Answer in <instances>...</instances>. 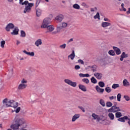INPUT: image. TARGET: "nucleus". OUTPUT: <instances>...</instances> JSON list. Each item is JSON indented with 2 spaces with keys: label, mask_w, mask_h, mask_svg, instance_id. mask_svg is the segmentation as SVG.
<instances>
[{
  "label": "nucleus",
  "mask_w": 130,
  "mask_h": 130,
  "mask_svg": "<svg viewBox=\"0 0 130 130\" xmlns=\"http://www.w3.org/2000/svg\"><path fill=\"white\" fill-rule=\"evenodd\" d=\"M79 77H80V78H84V74L83 73H80L79 74Z\"/></svg>",
  "instance_id": "54"
},
{
  "label": "nucleus",
  "mask_w": 130,
  "mask_h": 130,
  "mask_svg": "<svg viewBox=\"0 0 130 130\" xmlns=\"http://www.w3.org/2000/svg\"><path fill=\"white\" fill-rule=\"evenodd\" d=\"M114 106H113L110 109L108 110V112H114Z\"/></svg>",
  "instance_id": "38"
},
{
  "label": "nucleus",
  "mask_w": 130,
  "mask_h": 130,
  "mask_svg": "<svg viewBox=\"0 0 130 130\" xmlns=\"http://www.w3.org/2000/svg\"><path fill=\"white\" fill-rule=\"evenodd\" d=\"M76 57V54H75V51L73 50L72 53L68 56L69 58H71L72 60H74V58Z\"/></svg>",
  "instance_id": "16"
},
{
  "label": "nucleus",
  "mask_w": 130,
  "mask_h": 130,
  "mask_svg": "<svg viewBox=\"0 0 130 130\" xmlns=\"http://www.w3.org/2000/svg\"><path fill=\"white\" fill-rule=\"evenodd\" d=\"M127 14H130V8H128V11H127Z\"/></svg>",
  "instance_id": "63"
},
{
  "label": "nucleus",
  "mask_w": 130,
  "mask_h": 130,
  "mask_svg": "<svg viewBox=\"0 0 130 130\" xmlns=\"http://www.w3.org/2000/svg\"><path fill=\"white\" fill-rule=\"evenodd\" d=\"M99 86L101 87V88H104L105 86V83L103 81H100L99 82Z\"/></svg>",
  "instance_id": "26"
},
{
  "label": "nucleus",
  "mask_w": 130,
  "mask_h": 130,
  "mask_svg": "<svg viewBox=\"0 0 130 130\" xmlns=\"http://www.w3.org/2000/svg\"><path fill=\"white\" fill-rule=\"evenodd\" d=\"M20 37H26V32L24 30L20 31Z\"/></svg>",
  "instance_id": "27"
},
{
  "label": "nucleus",
  "mask_w": 130,
  "mask_h": 130,
  "mask_svg": "<svg viewBox=\"0 0 130 130\" xmlns=\"http://www.w3.org/2000/svg\"><path fill=\"white\" fill-rule=\"evenodd\" d=\"M97 10V8L95 7L94 8H91V12H95V11Z\"/></svg>",
  "instance_id": "50"
},
{
  "label": "nucleus",
  "mask_w": 130,
  "mask_h": 130,
  "mask_svg": "<svg viewBox=\"0 0 130 130\" xmlns=\"http://www.w3.org/2000/svg\"><path fill=\"white\" fill-rule=\"evenodd\" d=\"M115 116L117 118H120V117L122 116V114L120 112H118L115 113Z\"/></svg>",
  "instance_id": "28"
},
{
  "label": "nucleus",
  "mask_w": 130,
  "mask_h": 130,
  "mask_svg": "<svg viewBox=\"0 0 130 130\" xmlns=\"http://www.w3.org/2000/svg\"><path fill=\"white\" fill-rule=\"evenodd\" d=\"M80 118V114H76L75 115H74L72 117V121H76L78 118Z\"/></svg>",
  "instance_id": "18"
},
{
  "label": "nucleus",
  "mask_w": 130,
  "mask_h": 130,
  "mask_svg": "<svg viewBox=\"0 0 130 130\" xmlns=\"http://www.w3.org/2000/svg\"><path fill=\"white\" fill-rule=\"evenodd\" d=\"M82 81L83 83H85V84H89V79L88 78H84Z\"/></svg>",
  "instance_id": "35"
},
{
  "label": "nucleus",
  "mask_w": 130,
  "mask_h": 130,
  "mask_svg": "<svg viewBox=\"0 0 130 130\" xmlns=\"http://www.w3.org/2000/svg\"><path fill=\"white\" fill-rule=\"evenodd\" d=\"M106 106L107 107H111L112 106V103L110 102H107Z\"/></svg>",
  "instance_id": "37"
},
{
  "label": "nucleus",
  "mask_w": 130,
  "mask_h": 130,
  "mask_svg": "<svg viewBox=\"0 0 130 130\" xmlns=\"http://www.w3.org/2000/svg\"><path fill=\"white\" fill-rule=\"evenodd\" d=\"M108 53L109 55H111L112 56H114V51L113 50H110L109 51Z\"/></svg>",
  "instance_id": "33"
},
{
  "label": "nucleus",
  "mask_w": 130,
  "mask_h": 130,
  "mask_svg": "<svg viewBox=\"0 0 130 130\" xmlns=\"http://www.w3.org/2000/svg\"><path fill=\"white\" fill-rule=\"evenodd\" d=\"M73 8L74 9H76V10H80V5L77 4H75L73 5Z\"/></svg>",
  "instance_id": "31"
},
{
  "label": "nucleus",
  "mask_w": 130,
  "mask_h": 130,
  "mask_svg": "<svg viewBox=\"0 0 130 130\" xmlns=\"http://www.w3.org/2000/svg\"><path fill=\"white\" fill-rule=\"evenodd\" d=\"M123 84L124 87H127V86H129V82L127 81V80L124 79L123 81Z\"/></svg>",
  "instance_id": "23"
},
{
  "label": "nucleus",
  "mask_w": 130,
  "mask_h": 130,
  "mask_svg": "<svg viewBox=\"0 0 130 130\" xmlns=\"http://www.w3.org/2000/svg\"><path fill=\"white\" fill-rule=\"evenodd\" d=\"M90 80L92 84H96L97 83V79H96V78H95L94 77H92Z\"/></svg>",
  "instance_id": "25"
},
{
  "label": "nucleus",
  "mask_w": 130,
  "mask_h": 130,
  "mask_svg": "<svg viewBox=\"0 0 130 130\" xmlns=\"http://www.w3.org/2000/svg\"><path fill=\"white\" fill-rule=\"evenodd\" d=\"M118 121H120V122H125L126 120L127 121V123L129 125H130V118L127 117V116H125L124 117H121L117 119Z\"/></svg>",
  "instance_id": "5"
},
{
  "label": "nucleus",
  "mask_w": 130,
  "mask_h": 130,
  "mask_svg": "<svg viewBox=\"0 0 130 130\" xmlns=\"http://www.w3.org/2000/svg\"><path fill=\"white\" fill-rule=\"evenodd\" d=\"M78 108H79V109H81V110H82V111H83V112H85V108L81 106H78Z\"/></svg>",
  "instance_id": "45"
},
{
  "label": "nucleus",
  "mask_w": 130,
  "mask_h": 130,
  "mask_svg": "<svg viewBox=\"0 0 130 130\" xmlns=\"http://www.w3.org/2000/svg\"><path fill=\"white\" fill-rule=\"evenodd\" d=\"M95 90L98 93H103L104 92V89L100 88L98 85L95 86Z\"/></svg>",
  "instance_id": "12"
},
{
  "label": "nucleus",
  "mask_w": 130,
  "mask_h": 130,
  "mask_svg": "<svg viewBox=\"0 0 130 130\" xmlns=\"http://www.w3.org/2000/svg\"><path fill=\"white\" fill-rule=\"evenodd\" d=\"M47 29V31L46 32V33H50L54 30V27H53V25H47V27H46Z\"/></svg>",
  "instance_id": "7"
},
{
  "label": "nucleus",
  "mask_w": 130,
  "mask_h": 130,
  "mask_svg": "<svg viewBox=\"0 0 130 130\" xmlns=\"http://www.w3.org/2000/svg\"><path fill=\"white\" fill-rule=\"evenodd\" d=\"M67 46V44H63L62 45H60L59 46V48H61V49H64Z\"/></svg>",
  "instance_id": "40"
},
{
  "label": "nucleus",
  "mask_w": 130,
  "mask_h": 130,
  "mask_svg": "<svg viewBox=\"0 0 130 130\" xmlns=\"http://www.w3.org/2000/svg\"><path fill=\"white\" fill-rule=\"evenodd\" d=\"M16 44L17 45H19V44H20V43H21V42H20V41H16Z\"/></svg>",
  "instance_id": "58"
},
{
  "label": "nucleus",
  "mask_w": 130,
  "mask_h": 130,
  "mask_svg": "<svg viewBox=\"0 0 130 130\" xmlns=\"http://www.w3.org/2000/svg\"><path fill=\"white\" fill-rule=\"evenodd\" d=\"M55 20L58 22H61L63 20V15L60 14L55 17Z\"/></svg>",
  "instance_id": "9"
},
{
  "label": "nucleus",
  "mask_w": 130,
  "mask_h": 130,
  "mask_svg": "<svg viewBox=\"0 0 130 130\" xmlns=\"http://www.w3.org/2000/svg\"><path fill=\"white\" fill-rule=\"evenodd\" d=\"M104 21H106V22H109V19H108V18H105L104 19Z\"/></svg>",
  "instance_id": "57"
},
{
  "label": "nucleus",
  "mask_w": 130,
  "mask_h": 130,
  "mask_svg": "<svg viewBox=\"0 0 130 130\" xmlns=\"http://www.w3.org/2000/svg\"><path fill=\"white\" fill-rule=\"evenodd\" d=\"M36 10L37 17H40L41 16V14H42V10L39 8H37Z\"/></svg>",
  "instance_id": "15"
},
{
  "label": "nucleus",
  "mask_w": 130,
  "mask_h": 130,
  "mask_svg": "<svg viewBox=\"0 0 130 130\" xmlns=\"http://www.w3.org/2000/svg\"><path fill=\"white\" fill-rule=\"evenodd\" d=\"M19 31H20L19 28L15 27L11 34V35H18V34H19Z\"/></svg>",
  "instance_id": "8"
},
{
  "label": "nucleus",
  "mask_w": 130,
  "mask_h": 130,
  "mask_svg": "<svg viewBox=\"0 0 130 130\" xmlns=\"http://www.w3.org/2000/svg\"><path fill=\"white\" fill-rule=\"evenodd\" d=\"M78 62L81 64H84V61L81 59L78 60Z\"/></svg>",
  "instance_id": "47"
},
{
  "label": "nucleus",
  "mask_w": 130,
  "mask_h": 130,
  "mask_svg": "<svg viewBox=\"0 0 130 130\" xmlns=\"http://www.w3.org/2000/svg\"><path fill=\"white\" fill-rule=\"evenodd\" d=\"M24 75H28L29 74V71L25 70L24 71Z\"/></svg>",
  "instance_id": "55"
},
{
  "label": "nucleus",
  "mask_w": 130,
  "mask_h": 130,
  "mask_svg": "<svg viewBox=\"0 0 130 130\" xmlns=\"http://www.w3.org/2000/svg\"><path fill=\"white\" fill-rule=\"evenodd\" d=\"M110 100H113V99H114V96H112L109 98Z\"/></svg>",
  "instance_id": "59"
},
{
  "label": "nucleus",
  "mask_w": 130,
  "mask_h": 130,
  "mask_svg": "<svg viewBox=\"0 0 130 130\" xmlns=\"http://www.w3.org/2000/svg\"><path fill=\"white\" fill-rule=\"evenodd\" d=\"M111 25V23L107 22H103L102 23V27L103 28H106V27H108Z\"/></svg>",
  "instance_id": "14"
},
{
  "label": "nucleus",
  "mask_w": 130,
  "mask_h": 130,
  "mask_svg": "<svg viewBox=\"0 0 130 130\" xmlns=\"http://www.w3.org/2000/svg\"><path fill=\"white\" fill-rule=\"evenodd\" d=\"M94 19H98V20H100V14L99 12H97L96 14L94 16Z\"/></svg>",
  "instance_id": "29"
},
{
  "label": "nucleus",
  "mask_w": 130,
  "mask_h": 130,
  "mask_svg": "<svg viewBox=\"0 0 130 130\" xmlns=\"http://www.w3.org/2000/svg\"><path fill=\"white\" fill-rule=\"evenodd\" d=\"M75 70H78L81 69V67L79 65H76L74 67Z\"/></svg>",
  "instance_id": "46"
},
{
  "label": "nucleus",
  "mask_w": 130,
  "mask_h": 130,
  "mask_svg": "<svg viewBox=\"0 0 130 130\" xmlns=\"http://www.w3.org/2000/svg\"><path fill=\"white\" fill-rule=\"evenodd\" d=\"M118 111H120V108L119 107H116V103H115L114 112H118Z\"/></svg>",
  "instance_id": "24"
},
{
  "label": "nucleus",
  "mask_w": 130,
  "mask_h": 130,
  "mask_svg": "<svg viewBox=\"0 0 130 130\" xmlns=\"http://www.w3.org/2000/svg\"><path fill=\"white\" fill-rule=\"evenodd\" d=\"M57 33H59L58 31H57V30L56 31H53L52 32V34L54 35V34H57Z\"/></svg>",
  "instance_id": "56"
},
{
  "label": "nucleus",
  "mask_w": 130,
  "mask_h": 130,
  "mask_svg": "<svg viewBox=\"0 0 130 130\" xmlns=\"http://www.w3.org/2000/svg\"><path fill=\"white\" fill-rule=\"evenodd\" d=\"M73 38L70 39L69 41H68V43H70V42H72V41H73Z\"/></svg>",
  "instance_id": "60"
},
{
  "label": "nucleus",
  "mask_w": 130,
  "mask_h": 130,
  "mask_svg": "<svg viewBox=\"0 0 130 130\" xmlns=\"http://www.w3.org/2000/svg\"><path fill=\"white\" fill-rule=\"evenodd\" d=\"M114 51L117 55H119L121 53L120 49L116 47H114Z\"/></svg>",
  "instance_id": "21"
},
{
  "label": "nucleus",
  "mask_w": 130,
  "mask_h": 130,
  "mask_svg": "<svg viewBox=\"0 0 130 130\" xmlns=\"http://www.w3.org/2000/svg\"><path fill=\"white\" fill-rule=\"evenodd\" d=\"M61 26L63 28H66L68 26V23L66 22H62Z\"/></svg>",
  "instance_id": "42"
},
{
  "label": "nucleus",
  "mask_w": 130,
  "mask_h": 130,
  "mask_svg": "<svg viewBox=\"0 0 130 130\" xmlns=\"http://www.w3.org/2000/svg\"><path fill=\"white\" fill-rule=\"evenodd\" d=\"M40 2L38 0H37L36 4V8H37L38 6H39Z\"/></svg>",
  "instance_id": "52"
},
{
  "label": "nucleus",
  "mask_w": 130,
  "mask_h": 130,
  "mask_svg": "<svg viewBox=\"0 0 130 130\" xmlns=\"http://www.w3.org/2000/svg\"><path fill=\"white\" fill-rule=\"evenodd\" d=\"M94 76L98 80H101V79L102 78V74L101 73H95L94 74Z\"/></svg>",
  "instance_id": "20"
},
{
  "label": "nucleus",
  "mask_w": 130,
  "mask_h": 130,
  "mask_svg": "<svg viewBox=\"0 0 130 130\" xmlns=\"http://www.w3.org/2000/svg\"><path fill=\"white\" fill-rule=\"evenodd\" d=\"M27 85L26 84H20L18 87V90H23V89H25L26 88Z\"/></svg>",
  "instance_id": "13"
},
{
  "label": "nucleus",
  "mask_w": 130,
  "mask_h": 130,
  "mask_svg": "<svg viewBox=\"0 0 130 130\" xmlns=\"http://www.w3.org/2000/svg\"><path fill=\"white\" fill-rule=\"evenodd\" d=\"M64 82L66 84H68V85L71 86V87H77V82H74L70 79H66L64 80Z\"/></svg>",
  "instance_id": "4"
},
{
  "label": "nucleus",
  "mask_w": 130,
  "mask_h": 130,
  "mask_svg": "<svg viewBox=\"0 0 130 130\" xmlns=\"http://www.w3.org/2000/svg\"><path fill=\"white\" fill-rule=\"evenodd\" d=\"M128 56V55L127 54H125V52H123L122 53L121 55V57L120 58V60L121 61H122L123 60L124 58H125Z\"/></svg>",
  "instance_id": "11"
},
{
  "label": "nucleus",
  "mask_w": 130,
  "mask_h": 130,
  "mask_svg": "<svg viewBox=\"0 0 130 130\" xmlns=\"http://www.w3.org/2000/svg\"><path fill=\"white\" fill-rule=\"evenodd\" d=\"M89 77H90V75H89V74L87 73L84 74V78H89Z\"/></svg>",
  "instance_id": "53"
},
{
  "label": "nucleus",
  "mask_w": 130,
  "mask_h": 130,
  "mask_svg": "<svg viewBox=\"0 0 130 130\" xmlns=\"http://www.w3.org/2000/svg\"><path fill=\"white\" fill-rule=\"evenodd\" d=\"M78 87L80 89V90H81V91H83V92H87V88H86V86L82 84H79L78 85Z\"/></svg>",
  "instance_id": "10"
},
{
  "label": "nucleus",
  "mask_w": 130,
  "mask_h": 130,
  "mask_svg": "<svg viewBox=\"0 0 130 130\" xmlns=\"http://www.w3.org/2000/svg\"><path fill=\"white\" fill-rule=\"evenodd\" d=\"M96 119H97L98 121H100V120H101V119L99 116Z\"/></svg>",
  "instance_id": "62"
},
{
  "label": "nucleus",
  "mask_w": 130,
  "mask_h": 130,
  "mask_svg": "<svg viewBox=\"0 0 130 130\" xmlns=\"http://www.w3.org/2000/svg\"><path fill=\"white\" fill-rule=\"evenodd\" d=\"M21 84H27V81L25 80L24 79H23L21 81Z\"/></svg>",
  "instance_id": "49"
},
{
  "label": "nucleus",
  "mask_w": 130,
  "mask_h": 130,
  "mask_svg": "<svg viewBox=\"0 0 130 130\" xmlns=\"http://www.w3.org/2000/svg\"><path fill=\"white\" fill-rule=\"evenodd\" d=\"M35 44L38 47V46H39V45H41V44H42V40H41V39H39L38 40H37L36 41Z\"/></svg>",
  "instance_id": "19"
},
{
  "label": "nucleus",
  "mask_w": 130,
  "mask_h": 130,
  "mask_svg": "<svg viewBox=\"0 0 130 130\" xmlns=\"http://www.w3.org/2000/svg\"><path fill=\"white\" fill-rule=\"evenodd\" d=\"M61 29H63L61 25H59L57 26L56 30H57V32H60V30H61Z\"/></svg>",
  "instance_id": "32"
},
{
  "label": "nucleus",
  "mask_w": 130,
  "mask_h": 130,
  "mask_svg": "<svg viewBox=\"0 0 130 130\" xmlns=\"http://www.w3.org/2000/svg\"><path fill=\"white\" fill-rule=\"evenodd\" d=\"M124 4H123V3H122V4H121L122 8H124Z\"/></svg>",
  "instance_id": "64"
},
{
  "label": "nucleus",
  "mask_w": 130,
  "mask_h": 130,
  "mask_svg": "<svg viewBox=\"0 0 130 130\" xmlns=\"http://www.w3.org/2000/svg\"><path fill=\"white\" fill-rule=\"evenodd\" d=\"M15 28V25L13 24L12 23H9L5 27V29L7 32H10L11 30H13V29H14Z\"/></svg>",
  "instance_id": "6"
},
{
  "label": "nucleus",
  "mask_w": 130,
  "mask_h": 130,
  "mask_svg": "<svg viewBox=\"0 0 130 130\" xmlns=\"http://www.w3.org/2000/svg\"><path fill=\"white\" fill-rule=\"evenodd\" d=\"M100 104L103 106V107H105V102H104V100L101 99L100 100Z\"/></svg>",
  "instance_id": "30"
},
{
  "label": "nucleus",
  "mask_w": 130,
  "mask_h": 130,
  "mask_svg": "<svg viewBox=\"0 0 130 130\" xmlns=\"http://www.w3.org/2000/svg\"><path fill=\"white\" fill-rule=\"evenodd\" d=\"M49 24H50V18H46L43 20L42 24L41 26V28H46V27H47Z\"/></svg>",
  "instance_id": "3"
},
{
  "label": "nucleus",
  "mask_w": 130,
  "mask_h": 130,
  "mask_svg": "<svg viewBox=\"0 0 130 130\" xmlns=\"http://www.w3.org/2000/svg\"><path fill=\"white\" fill-rule=\"evenodd\" d=\"M122 11H123L124 12H126V9H125L124 7H123V8H122Z\"/></svg>",
  "instance_id": "61"
},
{
  "label": "nucleus",
  "mask_w": 130,
  "mask_h": 130,
  "mask_svg": "<svg viewBox=\"0 0 130 130\" xmlns=\"http://www.w3.org/2000/svg\"><path fill=\"white\" fill-rule=\"evenodd\" d=\"M124 98L126 100V101H129L130 98L128 95H124Z\"/></svg>",
  "instance_id": "44"
},
{
  "label": "nucleus",
  "mask_w": 130,
  "mask_h": 130,
  "mask_svg": "<svg viewBox=\"0 0 130 130\" xmlns=\"http://www.w3.org/2000/svg\"><path fill=\"white\" fill-rule=\"evenodd\" d=\"M88 68L91 69L93 72H96V71H97V66L96 65L90 66H88Z\"/></svg>",
  "instance_id": "22"
},
{
  "label": "nucleus",
  "mask_w": 130,
  "mask_h": 130,
  "mask_svg": "<svg viewBox=\"0 0 130 130\" xmlns=\"http://www.w3.org/2000/svg\"><path fill=\"white\" fill-rule=\"evenodd\" d=\"M24 2V0H19V4L21 6H24V5L25 6H25V8L23 11V13L24 14H26V13H30V12H31V8H32V7L34 6V4L29 3V2H28V1H25L24 2Z\"/></svg>",
  "instance_id": "1"
},
{
  "label": "nucleus",
  "mask_w": 130,
  "mask_h": 130,
  "mask_svg": "<svg viewBox=\"0 0 130 130\" xmlns=\"http://www.w3.org/2000/svg\"><path fill=\"white\" fill-rule=\"evenodd\" d=\"M121 99V94L118 93L117 95V101L120 102V99Z\"/></svg>",
  "instance_id": "36"
},
{
  "label": "nucleus",
  "mask_w": 130,
  "mask_h": 130,
  "mask_svg": "<svg viewBox=\"0 0 130 130\" xmlns=\"http://www.w3.org/2000/svg\"><path fill=\"white\" fill-rule=\"evenodd\" d=\"M119 87V84H114V89H116V88Z\"/></svg>",
  "instance_id": "51"
},
{
  "label": "nucleus",
  "mask_w": 130,
  "mask_h": 130,
  "mask_svg": "<svg viewBox=\"0 0 130 130\" xmlns=\"http://www.w3.org/2000/svg\"><path fill=\"white\" fill-rule=\"evenodd\" d=\"M20 110H21V108H20V107L17 108L16 109V110H15L16 113H19V112H20Z\"/></svg>",
  "instance_id": "48"
},
{
  "label": "nucleus",
  "mask_w": 130,
  "mask_h": 130,
  "mask_svg": "<svg viewBox=\"0 0 130 130\" xmlns=\"http://www.w3.org/2000/svg\"><path fill=\"white\" fill-rule=\"evenodd\" d=\"M109 117H110V119L113 120L114 119V115L113 113H111L108 114Z\"/></svg>",
  "instance_id": "34"
},
{
  "label": "nucleus",
  "mask_w": 130,
  "mask_h": 130,
  "mask_svg": "<svg viewBox=\"0 0 130 130\" xmlns=\"http://www.w3.org/2000/svg\"><path fill=\"white\" fill-rule=\"evenodd\" d=\"M105 91L107 93H110V92H111V89L109 87H107L105 88Z\"/></svg>",
  "instance_id": "39"
},
{
  "label": "nucleus",
  "mask_w": 130,
  "mask_h": 130,
  "mask_svg": "<svg viewBox=\"0 0 130 130\" xmlns=\"http://www.w3.org/2000/svg\"><path fill=\"white\" fill-rule=\"evenodd\" d=\"M5 44H6V41H2L1 42V45L2 48H4L5 47Z\"/></svg>",
  "instance_id": "41"
},
{
  "label": "nucleus",
  "mask_w": 130,
  "mask_h": 130,
  "mask_svg": "<svg viewBox=\"0 0 130 130\" xmlns=\"http://www.w3.org/2000/svg\"><path fill=\"white\" fill-rule=\"evenodd\" d=\"M92 116L93 118V119H97V118L98 117V115H96V114H95V113H93L92 114Z\"/></svg>",
  "instance_id": "43"
},
{
  "label": "nucleus",
  "mask_w": 130,
  "mask_h": 130,
  "mask_svg": "<svg viewBox=\"0 0 130 130\" xmlns=\"http://www.w3.org/2000/svg\"><path fill=\"white\" fill-rule=\"evenodd\" d=\"M3 103L6 104L7 107H13V108H17L18 107V103H16L15 101H8V99H5L3 101Z\"/></svg>",
  "instance_id": "2"
},
{
  "label": "nucleus",
  "mask_w": 130,
  "mask_h": 130,
  "mask_svg": "<svg viewBox=\"0 0 130 130\" xmlns=\"http://www.w3.org/2000/svg\"><path fill=\"white\" fill-rule=\"evenodd\" d=\"M23 52L25 54H27V55H29L30 56H34V55H35V53H34V52H27V51L24 50L23 51Z\"/></svg>",
  "instance_id": "17"
}]
</instances>
